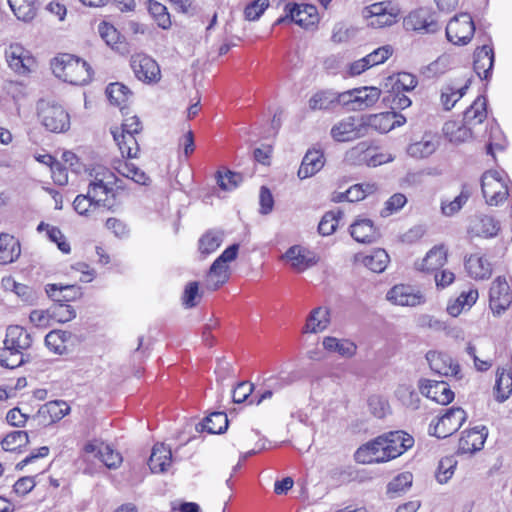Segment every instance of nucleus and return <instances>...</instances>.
<instances>
[{
	"mask_svg": "<svg viewBox=\"0 0 512 512\" xmlns=\"http://www.w3.org/2000/svg\"><path fill=\"white\" fill-rule=\"evenodd\" d=\"M117 182L113 173L105 168H98L95 170L94 180L89 184L87 194L78 195L74 199V210L79 215L89 216L100 207L110 209L114 202L109 196L114 197L113 185Z\"/></svg>",
	"mask_w": 512,
	"mask_h": 512,
	"instance_id": "f257e3e1",
	"label": "nucleus"
},
{
	"mask_svg": "<svg viewBox=\"0 0 512 512\" xmlns=\"http://www.w3.org/2000/svg\"><path fill=\"white\" fill-rule=\"evenodd\" d=\"M487 118V100L484 96H478L464 111L463 123L447 122L443 127L445 135L451 142L462 143L471 138L484 136L481 126Z\"/></svg>",
	"mask_w": 512,
	"mask_h": 512,
	"instance_id": "f03ea898",
	"label": "nucleus"
},
{
	"mask_svg": "<svg viewBox=\"0 0 512 512\" xmlns=\"http://www.w3.org/2000/svg\"><path fill=\"white\" fill-rule=\"evenodd\" d=\"M4 346L0 350V365L8 369H15L26 362L24 350H27L32 339L30 334L21 326H9L6 330Z\"/></svg>",
	"mask_w": 512,
	"mask_h": 512,
	"instance_id": "7ed1b4c3",
	"label": "nucleus"
},
{
	"mask_svg": "<svg viewBox=\"0 0 512 512\" xmlns=\"http://www.w3.org/2000/svg\"><path fill=\"white\" fill-rule=\"evenodd\" d=\"M51 68L57 78L72 85H85L92 77V69L86 61L67 53L55 57Z\"/></svg>",
	"mask_w": 512,
	"mask_h": 512,
	"instance_id": "20e7f679",
	"label": "nucleus"
},
{
	"mask_svg": "<svg viewBox=\"0 0 512 512\" xmlns=\"http://www.w3.org/2000/svg\"><path fill=\"white\" fill-rule=\"evenodd\" d=\"M508 179L504 172L486 171L481 177L482 194L490 206H498L510 195Z\"/></svg>",
	"mask_w": 512,
	"mask_h": 512,
	"instance_id": "39448f33",
	"label": "nucleus"
},
{
	"mask_svg": "<svg viewBox=\"0 0 512 512\" xmlns=\"http://www.w3.org/2000/svg\"><path fill=\"white\" fill-rule=\"evenodd\" d=\"M37 112L40 122L48 131L62 133L70 127V116L59 104L42 99L37 103Z\"/></svg>",
	"mask_w": 512,
	"mask_h": 512,
	"instance_id": "423d86ee",
	"label": "nucleus"
},
{
	"mask_svg": "<svg viewBox=\"0 0 512 512\" xmlns=\"http://www.w3.org/2000/svg\"><path fill=\"white\" fill-rule=\"evenodd\" d=\"M319 22L316 6L288 2L284 5V15L280 16L274 25L295 23L304 29L314 27Z\"/></svg>",
	"mask_w": 512,
	"mask_h": 512,
	"instance_id": "0eeeda50",
	"label": "nucleus"
},
{
	"mask_svg": "<svg viewBox=\"0 0 512 512\" xmlns=\"http://www.w3.org/2000/svg\"><path fill=\"white\" fill-rule=\"evenodd\" d=\"M239 251V244L227 247L212 263L206 277V287L216 290L229 278L228 263L235 260Z\"/></svg>",
	"mask_w": 512,
	"mask_h": 512,
	"instance_id": "6e6552de",
	"label": "nucleus"
},
{
	"mask_svg": "<svg viewBox=\"0 0 512 512\" xmlns=\"http://www.w3.org/2000/svg\"><path fill=\"white\" fill-rule=\"evenodd\" d=\"M466 412L460 407H451L429 425V434L439 439L446 438L460 429L466 421Z\"/></svg>",
	"mask_w": 512,
	"mask_h": 512,
	"instance_id": "1a4fd4ad",
	"label": "nucleus"
},
{
	"mask_svg": "<svg viewBox=\"0 0 512 512\" xmlns=\"http://www.w3.org/2000/svg\"><path fill=\"white\" fill-rule=\"evenodd\" d=\"M475 25L468 13L454 16L446 26V37L453 44L466 45L474 35Z\"/></svg>",
	"mask_w": 512,
	"mask_h": 512,
	"instance_id": "9d476101",
	"label": "nucleus"
},
{
	"mask_svg": "<svg viewBox=\"0 0 512 512\" xmlns=\"http://www.w3.org/2000/svg\"><path fill=\"white\" fill-rule=\"evenodd\" d=\"M403 26L407 31L420 34H433L440 30L435 15L428 8H419L410 12L404 18Z\"/></svg>",
	"mask_w": 512,
	"mask_h": 512,
	"instance_id": "9b49d317",
	"label": "nucleus"
},
{
	"mask_svg": "<svg viewBox=\"0 0 512 512\" xmlns=\"http://www.w3.org/2000/svg\"><path fill=\"white\" fill-rule=\"evenodd\" d=\"M366 134L365 121L360 118L347 117L331 129V136L335 141L348 142L363 137Z\"/></svg>",
	"mask_w": 512,
	"mask_h": 512,
	"instance_id": "f8f14e48",
	"label": "nucleus"
},
{
	"mask_svg": "<svg viewBox=\"0 0 512 512\" xmlns=\"http://www.w3.org/2000/svg\"><path fill=\"white\" fill-rule=\"evenodd\" d=\"M512 302L510 287L505 277H497L490 287L489 306L492 312L499 316L507 310Z\"/></svg>",
	"mask_w": 512,
	"mask_h": 512,
	"instance_id": "ddd939ff",
	"label": "nucleus"
},
{
	"mask_svg": "<svg viewBox=\"0 0 512 512\" xmlns=\"http://www.w3.org/2000/svg\"><path fill=\"white\" fill-rule=\"evenodd\" d=\"M386 299L399 306L415 307L425 303V296L420 290L405 284L393 286L387 292Z\"/></svg>",
	"mask_w": 512,
	"mask_h": 512,
	"instance_id": "4468645a",
	"label": "nucleus"
},
{
	"mask_svg": "<svg viewBox=\"0 0 512 512\" xmlns=\"http://www.w3.org/2000/svg\"><path fill=\"white\" fill-rule=\"evenodd\" d=\"M282 258L289 262L291 268L297 272H303L315 266L319 261L316 253L301 245H293L288 248Z\"/></svg>",
	"mask_w": 512,
	"mask_h": 512,
	"instance_id": "2eb2a0df",
	"label": "nucleus"
},
{
	"mask_svg": "<svg viewBox=\"0 0 512 512\" xmlns=\"http://www.w3.org/2000/svg\"><path fill=\"white\" fill-rule=\"evenodd\" d=\"M131 68L136 78L142 82L152 83L160 79V68L157 62L147 55L132 56Z\"/></svg>",
	"mask_w": 512,
	"mask_h": 512,
	"instance_id": "dca6fc26",
	"label": "nucleus"
},
{
	"mask_svg": "<svg viewBox=\"0 0 512 512\" xmlns=\"http://www.w3.org/2000/svg\"><path fill=\"white\" fill-rule=\"evenodd\" d=\"M354 457L356 462L362 464L381 463L390 460L381 436L359 447Z\"/></svg>",
	"mask_w": 512,
	"mask_h": 512,
	"instance_id": "f3484780",
	"label": "nucleus"
},
{
	"mask_svg": "<svg viewBox=\"0 0 512 512\" xmlns=\"http://www.w3.org/2000/svg\"><path fill=\"white\" fill-rule=\"evenodd\" d=\"M381 438L390 460L399 457L414 444L413 437L404 431H391L381 435Z\"/></svg>",
	"mask_w": 512,
	"mask_h": 512,
	"instance_id": "a211bd4d",
	"label": "nucleus"
},
{
	"mask_svg": "<svg viewBox=\"0 0 512 512\" xmlns=\"http://www.w3.org/2000/svg\"><path fill=\"white\" fill-rule=\"evenodd\" d=\"M488 436V430L485 426H478L470 430H465L459 439L458 452L461 454H473L484 447Z\"/></svg>",
	"mask_w": 512,
	"mask_h": 512,
	"instance_id": "6ab92c4d",
	"label": "nucleus"
},
{
	"mask_svg": "<svg viewBox=\"0 0 512 512\" xmlns=\"http://www.w3.org/2000/svg\"><path fill=\"white\" fill-rule=\"evenodd\" d=\"M426 360L432 371L443 376L460 378V366L453 361L450 355L437 351H429Z\"/></svg>",
	"mask_w": 512,
	"mask_h": 512,
	"instance_id": "aec40b11",
	"label": "nucleus"
},
{
	"mask_svg": "<svg viewBox=\"0 0 512 512\" xmlns=\"http://www.w3.org/2000/svg\"><path fill=\"white\" fill-rule=\"evenodd\" d=\"M8 65L18 74H27L34 65V58L21 45H10L6 51Z\"/></svg>",
	"mask_w": 512,
	"mask_h": 512,
	"instance_id": "412c9836",
	"label": "nucleus"
},
{
	"mask_svg": "<svg viewBox=\"0 0 512 512\" xmlns=\"http://www.w3.org/2000/svg\"><path fill=\"white\" fill-rule=\"evenodd\" d=\"M494 66V51L490 45L477 47L474 52V71L484 80H489Z\"/></svg>",
	"mask_w": 512,
	"mask_h": 512,
	"instance_id": "4be33fe9",
	"label": "nucleus"
},
{
	"mask_svg": "<svg viewBox=\"0 0 512 512\" xmlns=\"http://www.w3.org/2000/svg\"><path fill=\"white\" fill-rule=\"evenodd\" d=\"M422 394L441 405H447L454 399V392L444 381L427 380L420 386Z\"/></svg>",
	"mask_w": 512,
	"mask_h": 512,
	"instance_id": "5701e85b",
	"label": "nucleus"
},
{
	"mask_svg": "<svg viewBox=\"0 0 512 512\" xmlns=\"http://www.w3.org/2000/svg\"><path fill=\"white\" fill-rule=\"evenodd\" d=\"M499 223L491 216L482 215L475 218L468 228V235L474 237L491 238L497 235Z\"/></svg>",
	"mask_w": 512,
	"mask_h": 512,
	"instance_id": "b1692460",
	"label": "nucleus"
},
{
	"mask_svg": "<svg viewBox=\"0 0 512 512\" xmlns=\"http://www.w3.org/2000/svg\"><path fill=\"white\" fill-rule=\"evenodd\" d=\"M324 163L323 153L317 149H310L304 155L297 175L301 180L310 178L323 168Z\"/></svg>",
	"mask_w": 512,
	"mask_h": 512,
	"instance_id": "393cba45",
	"label": "nucleus"
},
{
	"mask_svg": "<svg viewBox=\"0 0 512 512\" xmlns=\"http://www.w3.org/2000/svg\"><path fill=\"white\" fill-rule=\"evenodd\" d=\"M330 324V309L319 306L314 308L308 315L302 329L305 334H317L324 331Z\"/></svg>",
	"mask_w": 512,
	"mask_h": 512,
	"instance_id": "a878e982",
	"label": "nucleus"
},
{
	"mask_svg": "<svg viewBox=\"0 0 512 512\" xmlns=\"http://www.w3.org/2000/svg\"><path fill=\"white\" fill-rule=\"evenodd\" d=\"M172 462L171 448L164 443L153 446L148 465L153 473L166 472Z\"/></svg>",
	"mask_w": 512,
	"mask_h": 512,
	"instance_id": "bb28decb",
	"label": "nucleus"
},
{
	"mask_svg": "<svg viewBox=\"0 0 512 512\" xmlns=\"http://www.w3.org/2000/svg\"><path fill=\"white\" fill-rule=\"evenodd\" d=\"M447 260V251L444 246H434L418 263L416 268L422 272H434L444 266Z\"/></svg>",
	"mask_w": 512,
	"mask_h": 512,
	"instance_id": "cd10ccee",
	"label": "nucleus"
},
{
	"mask_svg": "<svg viewBox=\"0 0 512 512\" xmlns=\"http://www.w3.org/2000/svg\"><path fill=\"white\" fill-rule=\"evenodd\" d=\"M45 290L54 303L67 304L81 296V288L77 285L47 284Z\"/></svg>",
	"mask_w": 512,
	"mask_h": 512,
	"instance_id": "c85d7f7f",
	"label": "nucleus"
},
{
	"mask_svg": "<svg viewBox=\"0 0 512 512\" xmlns=\"http://www.w3.org/2000/svg\"><path fill=\"white\" fill-rule=\"evenodd\" d=\"M350 234L359 243H372L378 237V233L370 219L355 221L350 226Z\"/></svg>",
	"mask_w": 512,
	"mask_h": 512,
	"instance_id": "c756f323",
	"label": "nucleus"
},
{
	"mask_svg": "<svg viewBox=\"0 0 512 512\" xmlns=\"http://www.w3.org/2000/svg\"><path fill=\"white\" fill-rule=\"evenodd\" d=\"M465 268L470 277L476 280L488 279L492 274L491 264L476 254L465 258Z\"/></svg>",
	"mask_w": 512,
	"mask_h": 512,
	"instance_id": "7c9ffc66",
	"label": "nucleus"
},
{
	"mask_svg": "<svg viewBox=\"0 0 512 512\" xmlns=\"http://www.w3.org/2000/svg\"><path fill=\"white\" fill-rule=\"evenodd\" d=\"M21 253L19 241L7 233L0 234V263L9 264L14 262Z\"/></svg>",
	"mask_w": 512,
	"mask_h": 512,
	"instance_id": "2f4dec72",
	"label": "nucleus"
},
{
	"mask_svg": "<svg viewBox=\"0 0 512 512\" xmlns=\"http://www.w3.org/2000/svg\"><path fill=\"white\" fill-rule=\"evenodd\" d=\"M322 345L328 352L337 353L345 358L353 357L357 351V345L353 341L332 336L324 337Z\"/></svg>",
	"mask_w": 512,
	"mask_h": 512,
	"instance_id": "473e14b6",
	"label": "nucleus"
},
{
	"mask_svg": "<svg viewBox=\"0 0 512 512\" xmlns=\"http://www.w3.org/2000/svg\"><path fill=\"white\" fill-rule=\"evenodd\" d=\"M470 80L463 86L446 84L441 88V104L445 110H451L455 104L466 94L469 88Z\"/></svg>",
	"mask_w": 512,
	"mask_h": 512,
	"instance_id": "72a5a7b5",
	"label": "nucleus"
},
{
	"mask_svg": "<svg viewBox=\"0 0 512 512\" xmlns=\"http://www.w3.org/2000/svg\"><path fill=\"white\" fill-rule=\"evenodd\" d=\"M354 101L355 105H352V110H363L374 105L380 95L381 90L377 87H361L355 89Z\"/></svg>",
	"mask_w": 512,
	"mask_h": 512,
	"instance_id": "f704fd0d",
	"label": "nucleus"
},
{
	"mask_svg": "<svg viewBox=\"0 0 512 512\" xmlns=\"http://www.w3.org/2000/svg\"><path fill=\"white\" fill-rule=\"evenodd\" d=\"M478 296L477 289L463 291L454 302L448 304L447 312L451 316L457 317L462 311L469 310L476 303Z\"/></svg>",
	"mask_w": 512,
	"mask_h": 512,
	"instance_id": "c9c22d12",
	"label": "nucleus"
},
{
	"mask_svg": "<svg viewBox=\"0 0 512 512\" xmlns=\"http://www.w3.org/2000/svg\"><path fill=\"white\" fill-rule=\"evenodd\" d=\"M114 141L117 143L123 157H136L139 146L135 138L136 134L119 133L118 129L112 130Z\"/></svg>",
	"mask_w": 512,
	"mask_h": 512,
	"instance_id": "e433bc0d",
	"label": "nucleus"
},
{
	"mask_svg": "<svg viewBox=\"0 0 512 512\" xmlns=\"http://www.w3.org/2000/svg\"><path fill=\"white\" fill-rule=\"evenodd\" d=\"M335 106V91L332 90L318 91L308 101V107L311 111L329 110Z\"/></svg>",
	"mask_w": 512,
	"mask_h": 512,
	"instance_id": "4c0bfd02",
	"label": "nucleus"
},
{
	"mask_svg": "<svg viewBox=\"0 0 512 512\" xmlns=\"http://www.w3.org/2000/svg\"><path fill=\"white\" fill-rule=\"evenodd\" d=\"M389 262V255L384 249L378 248L372 250L362 258L365 267L375 273L383 272Z\"/></svg>",
	"mask_w": 512,
	"mask_h": 512,
	"instance_id": "58836bf2",
	"label": "nucleus"
},
{
	"mask_svg": "<svg viewBox=\"0 0 512 512\" xmlns=\"http://www.w3.org/2000/svg\"><path fill=\"white\" fill-rule=\"evenodd\" d=\"M497 400L500 402L509 398L512 392V371L511 369L498 368L496 373Z\"/></svg>",
	"mask_w": 512,
	"mask_h": 512,
	"instance_id": "ea45409f",
	"label": "nucleus"
},
{
	"mask_svg": "<svg viewBox=\"0 0 512 512\" xmlns=\"http://www.w3.org/2000/svg\"><path fill=\"white\" fill-rule=\"evenodd\" d=\"M37 0H8L14 15L22 21H30L36 15Z\"/></svg>",
	"mask_w": 512,
	"mask_h": 512,
	"instance_id": "a19ab883",
	"label": "nucleus"
},
{
	"mask_svg": "<svg viewBox=\"0 0 512 512\" xmlns=\"http://www.w3.org/2000/svg\"><path fill=\"white\" fill-rule=\"evenodd\" d=\"M437 142L431 136L425 135L420 141L408 146L407 152L414 158H425L435 152Z\"/></svg>",
	"mask_w": 512,
	"mask_h": 512,
	"instance_id": "79ce46f5",
	"label": "nucleus"
},
{
	"mask_svg": "<svg viewBox=\"0 0 512 512\" xmlns=\"http://www.w3.org/2000/svg\"><path fill=\"white\" fill-rule=\"evenodd\" d=\"M228 417L224 412H213L205 418L203 430L210 434H221L228 428Z\"/></svg>",
	"mask_w": 512,
	"mask_h": 512,
	"instance_id": "37998d69",
	"label": "nucleus"
},
{
	"mask_svg": "<svg viewBox=\"0 0 512 512\" xmlns=\"http://www.w3.org/2000/svg\"><path fill=\"white\" fill-rule=\"evenodd\" d=\"M37 231L42 232L46 231L47 237L51 242L57 244V247L60 251L65 254H68L71 250L69 243L66 241L65 236L61 232L58 227L51 226L45 222H40Z\"/></svg>",
	"mask_w": 512,
	"mask_h": 512,
	"instance_id": "c03bdc74",
	"label": "nucleus"
},
{
	"mask_svg": "<svg viewBox=\"0 0 512 512\" xmlns=\"http://www.w3.org/2000/svg\"><path fill=\"white\" fill-rule=\"evenodd\" d=\"M413 475L404 472L394 477L387 485V494L394 498L406 492L412 485Z\"/></svg>",
	"mask_w": 512,
	"mask_h": 512,
	"instance_id": "a18cd8bd",
	"label": "nucleus"
},
{
	"mask_svg": "<svg viewBox=\"0 0 512 512\" xmlns=\"http://www.w3.org/2000/svg\"><path fill=\"white\" fill-rule=\"evenodd\" d=\"M147 9L159 27L167 29L171 26L170 14L165 5L155 0H148Z\"/></svg>",
	"mask_w": 512,
	"mask_h": 512,
	"instance_id": "49530a36",
	"label": "nucleus"
},
{
	"mask_svg": "<svg viewBox=\"0 0 512 512\" xmlns=\"http://www.w3.org/2000/svg\"><path fill=\"white\" fill-rule=\"evenodd\" d=\"M395 395L404 406L412 409L419 407V395L411 384H400L395 391Z\"/></svg>",
	"mask_w": 512,
	"mask_h": 512,
	"instance_id": "de8ad7c7",
	"label": "nucleus"
},
{
	"mask_svg": "<svg viewBox=\"0 0 512 512\" xmlns=\"http://www.w3.org/2000/svg\"><path fill=\"white\" fill-rule=\"evenodd\" d=\"M117 172L137 184L146 185L149 177L133 163L123 161L116 167Z\"/></svg>",
	"mask_w": 512,
	"mask_h": 512,
	"instance_id": "09e8293b",
	"label": "nucleus"
},
{
	"mask_svg": "<svg viewBox=\"0 0 512 512\" xmlns=\"http://www.w3.org/2000/svg\"><path fill=\"white\" fill-rule=\"evenodd\" d=\"M106 94L110 103L119 106L121 110L122 105L127 102L131 95L129 88L121 83H111L106 88Z\"/></svg>",
	"mask_w": 512,
	"mask_h": 512,
	"instance_id": "8fccbe9b",
	"label": "nucleus"
},
{
	"mask_svg": "<svg viewBox=\"0 0 512 512\" xmlns=\"http://www.w3.org/2000/svg\"><path fill=\"white\" fill-rule=\"evenodd\" d=\"M223 242V234L219 231H208L199 239V251L203 255L215 252Z\"/></svg>",
	"mask_w": 512,
	"mask_h": 512,
	"instance_id": "3c124183",
	"label": "nucleus"
},
{
	"mask_svg": "<svg viewBox=\"0 0 512 512\" xmlns=\"http://www.w3.org/2000/svg\"><path fill=\"white\" fill-rule=\"evenodd\" d=\"M69 338L70 333L62 330H53L45 336V344L54 353L62 354L66 350V342Z\"/></svg>",
	"mask_w": 512,
	"mask_h": 512,
	"instance_id": "603ef678",
	"label": "nucleus"
},
{
	"mask_svg": "<svg viewBox=\"0 0 512 512\" xmlns=\"http://www.w3.org/2000/svg\"><path fill=\"white\" fill-rule=\"evenodd\" d=\"M470 197V192L465 188L462 189L461 193L456 196L453 200H443L441 202V212L446 217H451L458 213L462 207L466 204Z\"/></svg>",
	"mask_w": 512,
	"mask_h": 512,
	"instance_id": "864d4df0",
	"label": "nucleus"
},
{
	"mask_svg": "<svg viewBox=\"0 0 512 512\" xmlns=\"http://www.w3.org/2000/svg\"><path fill=\"white\" fill-rule=\"evenodd\" d=\"M393 117L389 114V111L371 115L365 121L366 129L371 127L380 133H387L393 129V123L391 122Z\"/></svg>",
	"mask_w": 512,
	"mask_h": 512,
	"instance_id": "5fc2aeb1",
	"label": "nucleus"
},
{
	"mask_svg": "<svg viewBox=\"0 0 512 512\" xmlns=\"http://www.w3.org/2000/svg\"><path fill=\"white\" fill-rule=\"evenodd\" d=\"M341 217L342 211L340 210L326 212L318 225V232L323 236L332 235L336 231Z\"/></svg>",
	"mask_w": 512,
	"mask_h": 512,
	"instance_id": "6e6d98bb",
	"label": "nucleus"
},
{
	"mask_svg": "<svg viewBox=\"0 0 512 512\" xmlns=\"http://www.w3.org/2000/svg\"><path fill=\"white\" fill-rule=\"evenodd\" d=\"M29 442L28 433L26 431H13L6 435L2 440L1 446L5 451H15Z\"/></svg>",
	"mask_w": 512,
	"mask_h": 512,
	"instance_id": "4d7b16f0",
	"label": "nucleus"
},
{
	"mask_svg": "<svg viewBox=\"0 0 512 512\" xmlns=\"http://www.w3.org/2000/svg\"><path fill=\"white\" fill-rule=\"evenodd\" d=\"M109 469L117 468L122 462V456L119 452L114 451L109 445L100 443L99 457Z\"/></svg>",
	"mask_w": 512,
	"mask_h": 512,
	"instance_id": "13d9d810",
	"label": "nucleus"
},
{
	"mask_svg": "<svg viewBox=\"0 0 512 512\" xmlns=\"http://www.w3.org/2000/svg\"><path fill=\"white\" fill-rule=\"evenodd\" d=\"M456 465L457 461L453 457L441 459L436 473L437 481L441 484L447 483L452 478Z\"/></svg>",
	"mask_w": 512,
	"mask_h": 512,
	"instance_id": "bf43d9fd",
	"label": "nucleus"
},
{
	"mask_svg": "<svg viewBox=\"0 0 512 512\" xmlns=\"http://www.w3.org/2000/svg\"><path fill=\"white\" fill-rule=\"evenodd\" d=\"M42 412L49 414L51 421H58L70 412V407L62 400L50 401L45 404Z\"/></svg>",
	"mask_w": 512,
	"mask_h": 512,
	"instance_id": "052dcab7",
	"label": "nucleus"
},
{
	"mask_svg": "<svg viewBox=\"0 0 512 512\" xmlns=\"http://www.w3.org/2000/svg\"><path fill=\"white\" fill-rule=\"evenodd\" d=\"M243 177L240 173L227 170L225 173H217V183L222 190L230 191L238 187Z\"/></svg>",
	"mask_w": 512,
	"mask_h": 512,
	"instance_id": "680f3d73",
	"label": "nucleus"
},
{
	"mask_svg": "<svg viewBox=\"0 0 512 512\" xmlns=\"http://www.w3.org/2000/svg\"><path fill=\"white\" fill-rule=\"evenodd\" d=\"M51 312L52 319L59 323L71 321L76 317L74 308L66 303H54L51 306Z\"/></svg>",
	"mask_w": 512,
	"mask_h": 512,
	"instance_id": "e2e57ef3",
	"label": "nucleus"
},
{
	"mask_svg": "<svg viewBox=\"0 0 512 512\" xmlns=\"http://www.w3.org/2000/svg\"><path fill=\"white\" fill-rule=\"evenodd\" d=\"M269 7V0H254L245 7V19L249 21L258 20L264 11Z\"/></svg>",
	"mask_w": 512,
	"mask_h": 512,
	"instance_id": "0e129e2a",
	"label": "nucleus"
},
{
	"mask_svg": "<svg viewBox=\"0 0 512 512\" xmlns=\"http://www.w3.org/2000/svg\"><path fill=\"white\" fill-rule=\"evenodd\" d=\"M417 83V79L414 75L402 72L398 74L397 79L392 86V90L397 92H408L413 90L417 86Z\"/></svg>",
	"mask_w": 512,
	"mask_h": 512,
	"instance_id": "69168bd1",
	"label": "nucleus"
},
{
	"mask_svg": "<svg viewBox=\"0 0 512 512\" xmlns=\"http://www.w3.org/2000/svg\"><path fill=\"white\" fill-rule=\"evenodd\" d=\"M392 55V48L390 46H382L368 55L365 56V59L369 65V67H373L375 65H379L384 63L390 56Z\"/></svg>",
	"mask_w": 512,
	"mask_h": 512,
	"instance_id": "338daca9",
	"label": "nucleus"
},
{
	"mask_svg": "<svg viewBox=\"0 0 512 512\" xmlns=\"http://www.w3.org/2000/svg\"><path fill=\"white\" fill-rule=\"evenodd\" d=\"M407 203V198L402 193L393 194L385 203V208L381 212V215L386 217L390 214L397 212Z\"/></svg>",
	"mask_w": 512,
	"mask_h": 512,
	"instance_id": "774afa93",
	"label": "nucleus"
}]
</instances>
